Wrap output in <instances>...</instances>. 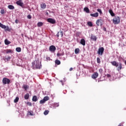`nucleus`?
Segmentation results:
<instances>
[{
    "label": "nucleus",
    "instance_id": "1",
    "mask_svg": "<svg viewBox=\"0 0 126 126\" xmlns=\"http://www.w3.org/2000/svg\"><path fill=\"white\" fill-rule=\"evenodd\" d=\"M110 63H111L112 65H113V66L117 67V69L118 71H121V70L124 68V67H123V64L121 63H119L117 61H112L110 62Z\"/></svg>",
    "mask_w": 126,
    "mask_h": 126
},
{
    "label": "nucleus",
    "instance_id": "2",
    "mask_svg": "<svg viewBox=\"0 0 126 126\" xmlns=\"http://www.w3.org/2000/svg\"><path fill=\"white\" fill-rule=\"evenodd\" d=\"M32 64L33 69H40L41 68V63L39 60H35L34 62L32 63Z\"/></svg>",
    "mask_w": 126,
    "mask_h": 126
},
{
    "label": "nucleus",
    "instance_id": "3",
    "mask_svg": "<svg viewBox=\"0 0 126 126\" xmlns=\"http://www.w3.org/2000/svg\"><path fill=\"white\" fill-rule=\"evenodd\" d=\"M113 23L114 24H120V22H121V20L120 19V17H115V18H113Z\"/></svg>",
    "mask_w": 126,
    "mask_h": 126
},
{
    "label": "nucleus",
    "instance_id": "4",
    "mask_svg": "<svg viewBox=\"0 0 126 126\" xmlns=\"http://www.w3.org/2000/svg\"><path fill=\"white\" fill-rule=\"evenodd\" d=\"M2 83L4 85L9 84L10 83V80L7 78H3L2 79Z\"/></svg>",
    "mask_w": 126,
    "mask_h": 126
},
{
    "label": "nucleus",
    "instance_id": "5",
    "mask_svg": "<svg viewBox=\"0 0 126 126\" xmlns=\"http://www.w3.org/2000/svg\"><path fill=\"white\" fill-rule=\"evenodd\" d=\"M103 22H104V21L102 19H99L96 20V24L97 26H102L103 25Z\"/></svg>",
    "mask_w": 126,
    "mask_h": 126
},
{
    "label": "nucleus",
    "instance_id": "6",
    "mask_svg": "<svg viewBox=\"0 0 126 126\" xmlns=\"http://www.w3.org/2000/svg\"><path fill=\"white\" fill-rule=\"evenodd\" d=\"M16 3V4H17V5H19L20 6L22 7V8H25L24 7V3H23V2H22V0H19L17 1Z\"/></svg>",
    "mask_w": 126,
    "mask_h": 126
},
{
    "label": "nucleus",
    "instance_id": "7",
    "mask_svg": "<svg viewBox=\"0 0 126 126\" xmlns=\"http://www.w3.org/2000/svg\"><path fill=\"white\" fill-rule=\"evenodd\" d=\"M0 27L2 29H4L5 31H9V28H8V26L4 25L1 24V23H0Z\"/></svg>",
    "mask_w": 126,
    "mask_h": 126
},
{
    "label": "nucleus",
    "instance_id": "8",
    "mask_svg": "<svg viewBox=\"0 0 126 126\" xmlns=\"http://www.w3.org/2000/svg\"><path fill=\"white\" fill-rule=\"evenodd\" d=\"M49 99V96H45L42 100H40L39 103L40 104H44V103L46 102V101H48Z\"/></svg>",
    "mask_w": 126,
    "mask_h": 126
},
{
    "label": "nucleus",
    "instance_id": "9",
    "mask_svg": "<svg viewBox=\"0 0 126 126\" xmlns=\"http://www.w3.org/2000/svg\"><path fill=\"white\" fill-rule=\"evenodd\" d=\"M56 50H57V48H56V46L54 45H51L49 47V51L51 52V53H55Z\"/></svg>",
    "mask_w": 126,
    "mask_h": 126
},
{
    "label": "nucleus",
    "instance_id": "10",
    "mask_svg": "<svg viewBox=\"0 0 126 126\" xmlns=\"http://www.w3.org/2000/svg\"><path fill=\"white\" fill-rule=\"evenodd\" d=\"M104 53V48L103 47H101L98 49V51L97 52V54L100 55V56H102Z\"/></svg>",
    "mask_w": 126,
    "mask_h": 126
},
{
    "label": "nucleus",
    "instance_id": "11",
    "mask_svg": "<svg viewBox=\"0 0 126 126\" xmlns=\"http://www.w3.org/2000/svg\"><path fill=\"white\" fill-rule=\"evenodd\" d=\"M47 22L51 23V24H55L56 23V20L52 18H48L47 19Z\"/></svg>",
    "mask_w": 126,
    "mask_h": 126
},
{
    "label": "nucleus",
    "instance_id": "12",
    "mask_svg": "<svg viewBox=\"0 0 126 126\" xmlns=\"http://www.w3.org/2000/svg\"><path fill=\"white\" fill-rule=\"evenodd\" d=\"M98 75L99 74H98V73L97 72H95L92 75V78H93V79H96V78L98 77Z\"/></svg>",
    "mask_w": 126,
    "mask_h": 126
},
{
    "label": "nucleus",
    "instance_id": "13",
    "mask_svg": "<svg viewBox=\"0 0 126 126\" xmlns=\"http://www.w3.org/2000/svg\"><path fill=\"white\" fill-rule=\"evenodd\" d=\"M91 39L93 40V41H97V37L93 34L91 35Z\"/></svg>",
    "mask_w": 126,
    "mask_h": 126
},
{
    "label": "nucleus",
    "instance_id": "14",
    "mask_svg": "<svg viewBox=\"0 0 126 126\" xmlns=\"http://www.w3.org/2000/svg\"><path fill=\"white\" fill-rule=\"evenodd\" d=\"M91 16H93V17H98L99 16V13L98 12H96L94 14H91Z\"/></svg>",
    "mask_w": 126,
    "mask_h": 126
},
{
    "label": "nucleus",
    "instance_id": "15",
    "mask_svg": "<svg viewBox=\"0 0 126 126\" xmlns=\"http://www.w3.org/2000/svg\"><path fill=\"white\" fill-rule=\"evenodd\" d=\"M80 43L83 46H85V44H86L85 39H84V38L81 39Z\"/></svg>",
    "mask_w": 126,
    "mask_h": 126
},
{
    "label": "nucleus",
    "instance_id": "16",
    "mask_svg": "<svg viewBox=\"0 0 126 126\" xmlns=\"http://www.w3.org/2000/svg\"><path fill=\"white\" fill-rule=\"evenodd\" d=\"M46 3H41L40 4V7L41 8H42V9H45V8H46Z\"/></svg>",
    "mask_w": 126,
    "mask_h": 126
},
{
    "label": "nucleus",
    "instance_id": "17",
    "mask_svg": "<svg viewBox=\"0 0 126 126\" xmlns=\"http://www.w3.org/2000/svg\"><path fill=\"white\" fill-rule=\"evenodd\" d=\"M32 101L33 102H37V101H38V98H37V96L34 95L32 97Z\"/></svg>",
    "mask_w": 126,
    "mask_h": 126
},
{
    "label": "nucleus",
    "instance_id": "18",
    "mask_svg": "<svg viewBox=\"0 0 126 126\" xmlns=\"http://www.w3.org/2000/svg\"><path fill=\"white\" fill-rule=\"evenodd\" d=\"M30 96V95H29V94H27L25 95L24 98L25 99V100H28V99H29Z\"/></svg>",
    "mask_w": 126,
    "mask_h": 126
},
{
    "label": "nucleus",
    "instance_id": "19",
    "mask_svg": "<svg viewBox=\"0 0 126 126\" xmlns=\"http://www.w3.org/2000/svg\"><path fill=\"white\" fill-rule=\"evenodd\" d=\"M84 10L87 13H89L90 12V10H89V8L88 7H85L84 8Z\"/></svg>",
    "mask_w": 126,
    "mask_h": 126
},
{
    "label": "nucleus",
    "instance_id": "20",
    "mask_svg": "<svg viewBox=\"0 0 126 126\" xmlns=\"http://www.w3.org/2000/svg\"><path fill=\"white\" fill-rule=\"evenodd\" d=\"M5 52H6V54H12V50L10 49H6V50H5Z\"/></svg>",
    "mask_w": 126,
    "mask_h": 126
},
{
    "label": "nucleus",
    "instance_id": "21",
    "mask_svg": "<svg viewBox=\"0 0 126 126\" xmlns=\"http://www.w3.org/2000/svg\"><path fill=\"white\" fill-rule=\"evenodd\" d=\"M109 13H110L111 16H115V13H114V12H113V10L111 9H110L109 10Z\"/></svg>",
    "mask_w": 126,
    "mask_h": 126
},
{
    "label": "nucleus",
    "instance_id": "22",
    "mask_svg": "<svg viewBox=\"0 0 126 126\" xmlns=\"http://www.w3.org/2000/svg\"><path fill=\"white\" fill-rule=\"evenodd\" d=\"M11 42L9 41H8V40L7 39H5L4 40V43L6 44V45H9V44H10Z\"/></svg>",
    "mask_w": 126,
    "mask_h": 126
},
{
    "label": "nucleus",
    "instance_id": "23",
    "mask_svg": "<svg viewBox=\"0 0 126 126\" xmlns=\"http://www.w3.org/2000/svg\"><path fill=\"white\" fill-rule=\"evenodd\" d=\"M64 52H62V53H58L57 54V56L58 57H61V56H64Z\"/></svg>",
    "mask_w": 126,
    "mask_h": 126
},
{
    "label": "nucleus",
    "instance_id": "24",
    "mask_svg": "<svg viewBox=\"0 0 126 126\" xmlns=\"http://www.w3.org/2000/svg\"><path fill=\"white\" fill-rule=\"evenodd\" d=\"M7 7L9 8V9H14V6L12 5H8Z\"/></svg>",
    "mask_w": 126,
    "mask_h": 126
},
{
    "label": "nucleus",
    "instance_id": "25",
    "mask_svg": "<svg viewBox=\"0 0 126 126\" xmlns=\"http://www.w3.org/2000/svg\"><path fill=\"white\" fill-rule=\"evenodd\" d=\"M44 24L42 22H39L37 23L38 27H41Z\"/></svg>",
    "mask_w": 126,
    "mask_h": 126
},
{
    "label": "nucleus",
    "instance_id": "26",
    "mask_svg": "<svg viewBox=\"0 0 126 126\" xmlns=\"http://www.w3.org/2000/svg\"><path fill=\"white\" fill-rule=\"evenodd\" d=\"M80 50L79 49V48H76L75 49V54H77L79 53Z\"/></svg>",
    "mask_w": 126,
    "mask_h": 126
},
{
    "label": "nucleus",
    "instance_id": "27",
    "mask_svg": "<svg viewBox=\"0 0 126 126\" xmlns=\"http://www.w3.org/2000/svg\"><path fill=\"white\" fill-rule=\"evenodd\" d=\"M16 52H18V53H20L21 52V48L20 47H17L16 48Z\"/></svg>",
    "mask_w": 126,
    "mask_h": 126
},
{
    "label": "nucleus",
    "instance_id": "28",
    "mask_svg": "<svg viewBox=\"0 0 126 126\" xmlns=\"http://www.w3.org/2000/svg\"><path fill=\"white\" fill-rule=\"evenodd\" d=\"M55 63H56V64H58V65H59L61 64V61L60 60H56L55 61Z\"/></svg>",
    "mask_w": 126,
    "mask_h": 126
},
{
    "label": "nucleus",
    "instance_id": "29",
    "mask_svg": "<svg viewBox=\"0 0 126 126\" xmlns=\"http://www.w3.org/2000/svg\"><path fill=\"white\" fill-rule=\"evenodd\" d=\"M19 101V97H16L15 99L14 100V103H17Z\"/></svg>",
    "mask_w": 126,
    "mask_h": 126
},
{
    "label": "nucleus",
    "instance_id": "30",
    "mask_svg": "<svg viewBox=\"0 0 126 126\" xmlns=\"http://www.w3.org/2000/svg\"><path fill=\"white\" fill-rule=\"evenodd\" d=\"M59 106H60V105L58 103H54L53 107L54 108H57V107H59Z\"/></svg>",
    "mask_w": 126,
    "mask_h": 126
},
{
    "label": "nucleus",
    "instance_id": "31",
    "mask_svg": "<svg viewBox=\"0 0 126 126\" xmlns=\"http://www.w3.org/2000/svg\"><path fill=\"white\" fill-rule=\"evenodd\" d=\"M88 25L89 26H90V27H92V26H93V24H92V22H88Z\"/></svg>",
    "mask_w": 126,
    "mask_h": 126
},
{
    "label": "nucleus",
    "instance_id": "32",
    "mask_svg": "<svg viewBox=\"0 0 126 126\" xmlns=\"http://www.w3.org/2000/svg\"><path fill=\"white\" fill-rule=\"evenodd\" d=\"M49 110H45L44 112V115H45V116H47V115H48L49 113Z\"/></svg>",
    "mask_w": 126,
    "mask_h": 126
},
{
    "label": "nucleus",
    "instance_id": "33",
    "mask_svg": "<svg viewBox=\"0 0 126 126\" xmlns=\"http://www.w3.org/2000/svg\"><path fill=\"white\" fill-rule=\"evenodd\" d=\"M0 13L1 14H4L5 13V12L4 11V9H2L0 10Z\"/></svg>",
    "mask_w": 126,
    "mask_h": 126
},
{
    "label": "nucleus",
    "instance_id": "34",
    "mask_svg": "<svg viewBox=\"0 0 126 126\" xmlns=\"http://www.w3.org/2000/svg\"><path fill=\"white\" fill-rule=\"evenodd\" d=\"M97 63H101V60H100V58H99V57L97 58Z\"/></svg>",
    "mask_w": 126,
    "mask_h": 126
},
{
    "label": "nucleus",
    "instance_id": "35",
    "mask_svg": "<svg viewBox=\"0 0 126 126\" xmlns=\"http://www.w3.org/2000/svg\"><path fill=\"white\" fill-rule=\"evenodd\" d=\"M23 87L25 90H27V88H28V87L26 85H24Z\"/></svg>",
    "mask_w": 126,
    "mask_h": 126
},
{
    "label": "nucleus",
    "instance_id": "36",
    "mask_svg": "<svg viewBox=\"0 0 126 126\" xmlns=\"http://www.w3.org/2000/svg\"><path fill=\"white\" fill-rule=\"evenodd\" d=\"M97 11H98L100 14H102V10H101V9H97Z\"/></svg>",
    "mask_w": 126,
    "mask_h": 126
},
{
    "label": "nucleus",
    "instance_id": "37",
    "mask_svg": "<svg viewBox=\"0 0 126 126\" xmlns=\"http://www.w3.org/2000/svg\"><path fill=\"white\" fill-rule=\"evenodd\" d=\"M99 72L100 73V74H102V73H103V69L100 68L99 69Z\"/></svg>",
    "mask_w": 126,
    "mask_h": 126
},
{
    "label": "nucleus",
    "instance_id": "38",
    "mask_svg": "<svg viewBox=\"0 0 126 126\" xmlns=\"http://www.w3.org/2000/svg\"><path fill=\"white\" fill-rule=\"evenodd\" d=\"M28 113L30 116H34V115L33 114V112H32L31 111H29L28 112Z\"/></svg>",
    "mask_w": 126,
    "mask_h": 126
},
{
    "label": "nucleus",
    "instance_id": "39",
    "mask_svg": "<svg viewBox=\"0 0 126 126\" xmlns=\"http://www.w3.org/2000/svg\"><path fill=\"white\" fill-rule=\"evenodd\" d=\"M6 61H7V62H8V61H10V57H8V58H5Z\"/></svg>",
    "mask_w": 126,
    "mask_h": 126
},
{
    "label": "nucleus",
    "instance_id": "40",
    "mask_svg": "<svg viewBox=\"0 0 126 126\" xmlns=\"http://www.w3.org/2000/svg\"><path fill=\"white\" fill-rule=\"evenodd\" d=\"M60 34H61V37H63V31H60Z\"/></svg>",
    "mask_w": 126,
    "mask_h": 126
},
{
    "label": "nucleus",
    "instance_id": "41",
    "mask_svg": "<svg viewBox=\"0 0 126 126\" xmlns=\"http://www.w3.org/2000/svg\"><path fill=\"white\" fill-rule=\"evenodd\" d=\"M27 18L29 19H31V18H32V16H31V15H29L27 16Z\"/></svg>",
    "mask_w": 126,
    "mask_h": 126
},
{
    "label": "nucleus",
    "instance_id": "42",
    "mask_svg": "<svg viewBox=\"0 0 126 126\" xmlns=\"http://www.w3.org/2000/svg\"><path fill=\"white\" fill-rule=\"evenodd\" d=\"M106 76H107V77H111V75L107 74H106Z\"/></svg>",
    "mask_w": 126,
    "mask_h": 126
},
{
    "label": "nucleus",
    "instance_id": "43",
    "mask_svg": "<svg viewBox=\"0 0 126 126\" xmlns=\"http://www.w3.org/2000/svg\"><path fill=\"white\" fill-rule=\"evenodd\" d=\"M57 37H60V32H58L57 34Z\"/></svg>",
    "mask_w": 126,
    "mask_h": 126
},
{
    "label": "nucleus",
    "instance_id": "44",
    "mask_svg": "<svg viewBox=\"0 0 126 126\" xmlns=\"http://www.w3.org/2000/svg\"><path fill=\"white\" fill-rule=\"evenodd\" d=\"M18 22H19L18 20H15V23H16V24H17L18 23Z\"/></svg>",
    "mask_w": 126,
    "mask_h": 126
},
{
    "label": "nucleus",
    "instance_id": "45",
    "mask_svg": "<svg viewBox=\"0 0 126 126\" xmlns=\"http://www.w3.org/2000/svg\"><path fill=\"white\" fill-rule=\"evenodd\" d=\"M73 70V68L72 67H71L70 69H69V71H72V70Z\"/></svg>",
    "mask_w": 126,
    "mask_h": 126
},
{
    "label": "nucleus",
    "instance_id": "46",
    "mask_svg": "<svg viewBox=\"0 0 126 126\" xmlns=\"http://www.w3.org/2000/svg\"><path fill=\"white\" fill-rule=\"evenodd\" d=\"M46 59L47 60V61H50V57H47Z\"/></svg>",
    "mask_w": 126,
    "mask_h": 126
},
{
    "label": "nucleus",
    "instance_id": "47",
    "mask_svg": "<svg viewBox=\"0 0 126 126\" xmlns=\"http://www.w3.org/2000/svg\"><path fill=\"white\" fill-rule=\"evenodd\" d=\"M28 104H29L30 106H32V104L30 102H28Z\"/></svg>",
    "mask_w": 126,
    "mask_h": 126
},
{
    "label": "nucleus",
    "instance_id": "48",
    "mask_svg": "<svg viewBox=\"0 0 126 126\" xmlns=\"http://www.w3.org/2000/svg\"><path fill=\"white\" fill-rule=\"evenodd\" d=\"M46 15H49V13L46 12Z\"/></svg>",
    "mask_w": 126,
    "mask_h": 126
},
{
    "label": "nucleus",
    "instance_id": "49",
    "mask_svg": "<svg viewBox=\"0 0 126 126\" xmlns=\"http://www.w3.org/2000/svg\"><path fill=\"white\" fill-rule=\"evenodd\" d=\"M104 31H106V28L104 29Z\"/></svg>",
    "mask_w": 126,
    "mask_h": 126
},
{
    "label": "nucleus",
    "instance_id": "50",
    "mask_svg": "<svg viewBox=\"0 0 126 126\" xmlns=\"http://www.w3.org/2000/svg\"><path fill=\"white\" fill-rule=\"evenodd\" d=\"M60 82H62V83H63V81H60Z\"/></svg>",
    "mask_w": 126,
    "mask_h": 126
},
{
    "label": "nucleus",
    "instance_id": "51",
    "mask_svg": "<svg viewBox=\"0 0 126 126\" xmlns=\"http://www.w3.org/2000/svg\"><path fill=\"white\" fill-rule=\"evenodd\" d=\"M62 85H63V83H62Z\"/></svg>",
    "mask_w": 126,
    "mask_h": 126
}]
</instances>
